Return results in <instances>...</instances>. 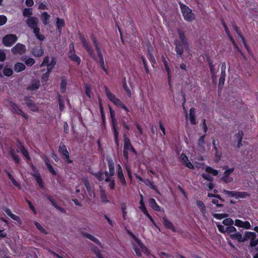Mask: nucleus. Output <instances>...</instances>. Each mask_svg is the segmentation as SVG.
Returning a JSON list of instances; mask_svg holds the SVG:
<instances>
[{
    "label": "nucleus",
    "mask_w": 258,
    "mask_h": 258,
    "mask_svg": "<svg viewBox=\"0 0 258 258\" xmlns=\"http://www.w3.org/2000/svg\"><path fill=\"white\" fill-rule=\"evenodd\" d=\"M58 151L61 158L63 159L67 160L66 162L68 163H72L73 162V161L70 159L69 153L67 150L66 146L63 143H60Z\"/></svg>",
    "instance_id": "nucleus-6"
},
{
    "label": "nucleus",
    "mask_w": 258,
    "mask_h": 258,
    "mask_svg": "<svg viewBox=\"0 0 258 258\" xmlns=\"http://www.w3.org/2000/svg\"><path fill=\"white\" fill-rule=\"evenodd\" d=\"M67 82V80L63 78L61 79L60 86V91L61 93H64L66 91Z\"/></svg>",
    "instance_id": "nucleus-41"
},
{
    "label": "nucleus",
    "mask_w": 258,
    "mask_h": 258,
    "mask_svg": "<svg viewBox=\"0 0 258 258\" xmlns=\"http://www.w3.org/2000/svg\"><path fill=\"white\" fill-rule=\"evenodd\" d=\"M84 184V186H85V187L86 188V189H87L89 195L90 196H91V194L92 192V188L90 186L89 182L87 180H86V181H85Z\"/></svg>",
    "instance_id": "nucleus-52"
},
{
    "label": "nucleus",
    "mask_w": 258,
    "mask_h": 258,
    "mask_svg": "<svg viewBox=\"0 0 258 258\" xmlns=\"http://www.w3.org/2000/svg\"><path fill=\"white\" fill-rule=\"evenodd\" d=\"M234 224L237 227L244 228L246 229H249L250 228V224L248 221L243 222L239 219H236Z\"/></svg>",
    "instance_id": "nucleus-19"
},
{
    "label": "nucleus",
    "mask_w": 258,
    "mask_h": 258,
    "mask_svg": "<svg viewBox=\"0 0 258 258\" xmlns=\"http://www.w3.org/2000/svg\"><path fill=\"white\" fill-rule=\"evenodd\" d=\"M123 88L124 90L125 91V92L127 93V95L129 97H131V91L130 89V88L128 87L127 84L126 83L125 78H124L123 82Z\"/></svg>",
    "instance_id": "nucleus-51"
},
{
    "label": "nucleus",
    "mask_w": 258,
    "mask_h": 258,
    "mask_svg": "<svg viewBox=\"0 0 258 258\" xmlns=\"http://www.w3.org/2000/svg\"><path fill=\"white\" fill-rule=\"evenodd\" d=\"M33 30V33H34L37 39L40 41H43L45 39V37L43 35L40 34V28L38 26L32 28Z\"/></svg>",
    "instance_id": "nucleus-30"
},
{
    "label": "nucleus",
    "mask_w": 258,
    "mask_h": 258,
    "mask_svg": "<svg viewBox=\"0 0 258 258\" xmlns=\"http://www.w3.org/2000/svg\"><path fill=\"white\" fill-rule=\"evenodd\" d=\"M225 231L227 233H231L233 232H236V229L235 227L232 225L228 226L225 228Z\"/></svg>",
    "instance_id": "nucleus-58"
},
{
    "label": "nucleus",
    "mask_w": 258,
    "mask_h": 258,
    "mask_svg": "<svg viewBox=\"0 0 258 258\" xmlns=\"http://www.w3.org/2000/svg\"><path fill=\"white\" fill-rule=\"evenodd\" d=\"M123 149L129 150L133 146L130 139L126 135H123Z\"/></svg>",
    "instance_id": "nucleus-29"
},
{
    "label": "nucleus",
    "mask_w": 258,
    "mask_h": 258,
    "mask_svg": "<svg viewBox=\"0 0 258 258\" xmlns=\"http://www.w3.org/2000/svg\"><path fill=\"white\" fill-rule=\"evenodd\" d=\"M40 87V82L39 81H36L33 82L31 85L27 87V90L29 91H35L39 89Z\"/></svg>",
    "instance_id": "nucleus-36"
},
{
    "label": "nucleus",
    "mask_w": 258,
    "mask_h": 258,
    "mask_svg": "<svg viewBox=\"0 0 258 258\" xmlns=\"http://www.w3.org/2000/svg\"><path fill=\"white\" fill-rule=\"evenodd\" d=\"M148 53L147 55V57L152 63V66L156 63V60L155 59L154 56L151 50L148 48Z\"/></svg>",
    "instance_id": "nucleus-40"
},
{
    "label": "nucleus",
    "mask_w": 258,
    "mask_h": 258,
    "mask_svg": "<svg viewBox=\"0 0 258 258\" xmlns=\"http://www.w3.org/2000/svg\"><path fill=\"white\" fill-rule=\"evenodd\" d=\"M56 26L58 32L61 33L62 28L65 26L64 20L57 18L56 20Z\"/></svg>",
    "instance_id": "nucleus-31"
},
{
    "label": "nucleus",
    "mask_w": 258,
    "mask_h": 258,
    "mask_svg": "<svg viewBox=\"0 0 258 258\" xmlns=\"http://www.w3.org/2000/svg\"><path fill=\"white\" fill-rule=\"evenodd\" d=\"M21 153L26 158V159L30 160V157L28 150L25 148L24 146H22L20 148Z\"/></svg>",
    "instance_id": "nucleus-42"
},
{
    "label": "nucleus",
    "mask_w": 258,
    "mask_h": 258,
    "mask_svg": "<svg viewBox=\"0 0 258 258\" xmlns=\"http://www.w3.org/2000/svg\"><path fill=\"white\" fill-rule=\"evenodd\" d=\"M18 38L15 34H9L2 39V43L6 47H11L17 41Z\"/></svg>",
    "instance_id": "nucleus-7"
},
{
    "label": "nucleus",
    "mask_w": 258,
    "mask_h": 258,
    "mask_svg": "<svg viewBox=\"0 0 258 258\" xmlns=\"http://www.w3.org/2000/svg\"><path fill=\"white\" fill-rule=\"evenodd\" d=\"M22 60L24 61L25 64L27 67H31L35 63V59L32 57L27 58L25 57V58H23Z\"/></svg>",
    "instance_id": "nucleus-37"
},
{
    "label": "nucleus",
    "mask_w": 258,
    "mask_h": 258,
    "mask_svg": "<svg viewBox=\"0 0 258 258\" xmlns=\"http://www.w3.org/2000/svg\"><path fill=\"white\" fill-rule=\"evenodd\" d=\"M108 107H109V112H110L111 123V126H112V130L113 131V135H114V142H115L116 147H118L119 146V140H118L119 132L117 128V121H116V119L115 118V111L113 110V109L110 105H108Z\"/></svg>",
    "instance_id": "nucleus-2"
},
{
    "label": "nucleus",
    "mask_w": 258,
    "mask_h": 258,
    "mask_svg": "<svg viewBox=\"0 0 258 258\" xmlns=\"http://www.w3.org/2000/svg\"><path fill=\"white\" fill-rule=\"evenodd\" d=\"M189 118L190 122L192 125H196L197 124L196 120V114L195 108L192 107L189 109Z\"/></svg>",
    "instance_id": "nucleus-28"
},
{
    "label": "nucleus",
    "mask_w": 258,
    "mask_h": 258,
    "mask_svg": "<svg viewBox=\"0 0 258 258\" xmlns=\"http://www.w3.org/2000/svg\"><path fill=\"white\" fill-rule=\"evenodd\" d=\"M107 161L109 171V176L112 177L115 173L114 163L112 159H108Z\"/></svg>",
    "instance_id": "nucleus-25"
},
{
    "label": "nucleus",
    "mask_w": 258,
    "mask_h": 258,
    "mask_svg": "<svg viewBox=\"0 0 258 258\" xmlns=\"http://www.w3.org/2000/svg\"><path fill=\"white\" fill-rule=\"evenodd\" d=\"M32 15V8H25L23 11V15L24 17H31Z\"/></svg>",
    "instance_id": "nucleus-45"
},
{
    "label": "nucleus",
    "mask_w": 258,
    "mask_h": 258,
    "mask_svg": "<svg viewBox=\"0 0 258 258\" xmlns=\"http://www.w3.org/2000/svg\"><path fill=\"white\" fill-rule=\"evenodd\" d=\"M162 222L164 227L166 229H170L173 232H176V228L174 226L172 222L169 220L166 217H162Z\"/></svg>",
    "instance_id": "nucleus-14"
},
{
    "label": "nucleus",
    "mask_w": 258,
    "mask_h": 258,
    "mask_svg": "<svg viewBox=\"0 0 258 258\" xmlns=\"http://www.w3.org/2000/svg\"><path fill=\"white\" fill-rule=\"evenodd\" d=\"M69 58L73 61L77 62L79 65L81 63V58L75 54L74 46L73 45V49L70 50L68 53Z\"/></svg>",
    "instance_id": "nucleus-16"
},
{
    "label": "nucleus",
    "mask_w": 258,
    "mask_h": 258,
    "mask_svg": "<svg viewBox=\"0 0 258 258\" xmlns=\"http://www.w3.org/2000/svg\"><path fill=\"white\" fill-rule=\"evenodd\" d=\"M26 69L25 64L22 62H18L15 64L14 70L16 72H21Z\"/></svg>",
    "instance_id": "nucleus-35"
},
{
    "label": "nucleus",
    "mask_w": 258,
    "mask_h": 258,
    "mask_svg": "<svg viewBox=\"0 0 258 258\" xmlns=\"http://www.w3.org/2000/svg\"><path fill=\"white\" fill-rule=\"evenodd\" d=\"M250 194L245 191H237V198H245L247 197H249Z\"/></svg>",
    "instance_id": "nucleus-47"
},
{
    "label": "nucleus",
    "mask_w": 258,
    "mask_h": 258,
    "mask_svg": "<svg viewBox=\"0 0 258 258\" xmlns=\"http://www.w3.org/2000/svg\"><path fill=\"white\" fill-rule=\"evenodd\" d=\"M101 68L104 71L105 74L107 75H109V72L107 70V69L106 68L105 63H104V60H101V61H99Z\"/></svg>",
    "instance_id": "nucleus-57"
},
{
    "label": "nucleus",
    "mask_w": 258,
    "mask_h": 258,
    "mask_svg": "<svg viewBox=\"0 0 258 258\" xmlns=\"http://www.w3.org/2000/svg\"><path fill=\"white\" fill-rule=\"evenodd\" d=\"M80 39L82 44V46L88 52L89 56L94 59L96 62L97 61V58L94 52V50L89 42L81 34H80Z\"/></svg>",
    "instance_id": "nucleus-5"
},
{
    "label": "nucleus",
    "mask_w": 258,
    "mask_h": 258,
    "mask_svg": "<svg viewBox=\"0 0 258 258\" xmlns=\"http://www.w3.org/2000/svg\"><path fill=\"white\" fill-rule=\"evenodd\" d=\"M163 63L165 67V70L167 73V78H168V83L170 87L171 86V71L168 65L167 62L165 60L164 58H163Z\"/></svg>",
    "instance_id": "nucleus-26"
},
{
    "label": "nucleus",
    "mask_w": 258,
    "mask_h": 258,
    "mask_svg": "<svg viewBox=\"0 0 258 258\" xmlns=\"http://www.w3.org/2000/svg\"><path fill=\"white\" fill-rule=\"evenodd\" d=\"M141 58L142 60L145 72L147 74H148L149 73V70L148 64H147V61L145 57L143 55H142L141 56Z\"/></svg>",
    "instance_id": "nucleus-48"
},
{
    "label": "nucleus",
    "mask_w": 258,
    "mask_h": 258,
    "mask_svg": "<svg viewBox=\"0 0 258 258\" xmlns=\"http://www.w3.org/2000/svg\"><path fill=\"white\" fill-rule=\"evenodd\" d=\"M196 204L197 207L199 208L203 216H204L206 213V208L204 203L200 200H197L196 201Z\"/></svg>",
    "instance_id": "nucleus-32"
},
{
    "label": "nucleus",
    "mask_w": 258,
    "mask_h": 258,
    "mask_svg": "<svg viewBox=\"0 0 258 258\" xmlns=\"http://www.w3.org/2000/svg\"><path fill=\"white\" fill-rule=\"evenodd\" d=\"M237 191H229L227 190H224V193L230 197L237 198Z\"/></svg>",
    "instance_id": "nucleus-53"
},
{
    "label": "nucleus",
    "mask_w": 258,
    "mask_h": 258,
    "mask_svg": "<svg viewBox=\"0 0 258 258\" xmlns=\"http://www.w3.org/2000/svg\"><path fill=\"white\" fill-rule=\"evenodd\" d=\"M91 39L92 41L93 42V43L95 47V49H96V48L100 47L99 43L97 42L96 38L95 37V36L93 35H92L91 36Z\"/></svg>",
    "instance_id": "nucleus-59"
},
{
    "label": "nucleus",
    "mask_w": 258,
    "mask_h": 258,
    "mask_svg": "<svg viewBox=\"0 0 258 258\" xmlns=\"http://www.w3.org/2000/svg\"><path fill=\"white\" fill-rule=\"evenodd\" d=\"M3 73L4 76L6 77H10L13 74V71L11 68L5 67L3 70Z\"/></svg>",
    "instance_id": "nucleus-44"
},
{
    "label": "nucleus",
    "mask_w": 258,
    "mask_h": 258,
    "mask_svg": "<svg viewBox=\"0 0 258 258\" xmlns=\"http://www.w3.org/2000/svg\"><path fill=\"white\" fill-rule=\"evenodd\" d=\"M216 226L218 229V230L221 233H224L226 232V231H225L226 228H225L223 225L220 224V223H216Z\"/></svg>",
    "instance_id": "nucleus-60"
},
{
    "label": "nucleus",
    "mask_w": 258,
    "mask_h": 258,
    "mask_svg": "<svg viewBox=\"0 0 258 258\" xmlns=\"http://www.w3.org/2000/svg\"><path fill=\"white\" fill-rule=\"evenodd\" d=\"M222 223L226 226H230L233 225L234 224V221L231 218H228L223 220Z\"/></svg>",
    "instance_id": "nucleus-49"
},
{
    "label": "nucleus",
    "mask_w": 258,
    "mask_h": 258,
    "mask_svg": "<svg viewBox=\"0 0 258 258\" xmlns=\"http://www.w3.org/2000/svg\"><path fill=\"white\" fill-rule=\"evenodd\" d=\"M34 225L35 226H36V227L41 232H42V233L43 234H47V232L46 230L45 229H44L42 226L38 222H34Z\"/></svg>",
    "instance_id": "nucleus-50"
},
{
    "label": "nucleus",
    "mask_w": 258,
    "mask_h": 258,
    "mask_svg": "<svg viewBox=\"0 0 258 258\" xmlns=\"http://www.w3.org/2000/svg\"><path fill=\"white\" fill-rule=\"evenodd\" d=\"M6 58V54L5 51L0 49V61H4Z\"/></svg>",
    "instance_id": "nucleus-62"
},
{
    "label": "nucleus",
    "mask_w": 258,
    "mask_h": 258,
    "mask_svg": "<svg viewBox=\"0 0 258 258\" xmlns=\"http://www.w3.org/2000/svg\"><path fill=\"white\" fill-rule=\"evenodd\" d=\"M179 5L182 16L185 21L191 22L195 19V14L192 13V10L188 6L181 2L179 3Z\"/></svg>",
    "instance_id": "nucleus-4"
},
{
    "label": "nucleus",
    "mask_w": 258,
    "mask_h": 258,
    "mask_svg": "<svg viewBox=\"0 0 258 258\" xmlns=\"http://www.w3.org/2000/svg\"><path fill=\"white\" fill-rule=\"evenodd\" d=\"M45 197L51 202V204L54 208L56 206L57 204L55 200L51 196L46 194L45 195Z\"/></svg>",
    "instance_id": "nucleus-56"
},
{
    "label": "nucleus",
    "mask_w": 258,
    "mask_h": 258,
    "mask_svg": "<svg viewBox=\"0 0 258 258\" xmlns=\"http://www.w3.org/2000/svg\"><path fill=\"white\" fill-rule=\"evenodd\" d=\"M146 181L147 182H145V183L147 185L149 186L150 188L154 190L157 193L159 194V191L157 188V187L153 184V182H152L149 179H147Z\"/></svg>",
    "instance_id": "nucleus-43"
},
{
    "label": "nucleus",
    "mask_w": 258,
    "mask_h": 258,
    "mask_svg": "<svg viewBox=\"0 0 258 258\" xmlns=\"http://www.w3.org/2000/svg\"><path fill=\"white\" fill-rule=\"evenodd\" d=\"M26 22L28 26L30 28L32 29L35 27L38 26L39 20L37 17H29V18H28Z\"/></svg>",
    "instance_id": "nucleus-17"
},
{
    "label": "nucleus",
    "mask_w": 258,
    "mask_h": 258,
    "mask_svg": "<svg viewBox=\"0 0 258 258\" xmlns=\"http://www.w3.org/2000/svg\"><path fill=\"white\" fill-rule=\"evenodd\" d=\"M43 159L48 170L53 175H56L57 174L56 172L55 171L53 167L52 166L49 159L46 155H43L41 156Z\"/></svg>",
    "instance_id": "nucleus-15"
},
{
    "label": "nucleus",
    "mask_w": 258,
    "mask_h": 258,
    "mask_svg": "<svg viewBox=\"0 0 258 258\" xmlns=\"http://www.w3.org/2000/svg\"><path fill=\"white\" fill-rule=\"evenodd\" d=\"M128 122V118H126L125 117L123 116L121 119V122L123 126V127L127 130H129L130 129V126L127 124Z\"/></svg>",
    "instance_id": "nucleus-55"
},
{
    "label": "nucleus",
    "mask_w": 258,
    "mask_h": 258,
    "mask_svg": "<svg viewBox=\"0 0 258 258\" xmlns=\"http://www.w3.org/2000/svg\"><path fill=\"white\" fill-rule=\"evenodd\" d=\"M49 56H45L42 62L41 63V64L40 66V67H44L45 66H47V64L49 63Z\"/></svg>",
    "instance_id": "nucleus-61"
},
{
    "label": "nucleus",
    "mask_w": 258,
    "mask_h": 258,
    "mask_svg": "<svg viewBox=\"0 0 258 258\" xmlns=\"http://www.w3.org/2000/svg\"><path fill=\"white\" fill-rule=\"evenodd\" d=\"M82 235L84 237L87 238L93 242H95L100 247H102L103 245L101 242L96 237L92 235L91 234L86 233L82 232Z\"/></svg>",
    "instance_id": "nucleus-20"
},
{
    "label": "nucleus",
    "mask_w": 258,
    "mask_h": 258,
    "mask_svg": "<svg viewBox=\"0 0 258 258\" xmlns=\"http://www.w3.org/2000/svg\"><path fill=\"white\" fill-rule=\"evenodd\" d=\"M180 160L182 164L190 169H194V166L188 160L185 154L182 153L180 155Z\"/></svg>",
    "instance_id": "nucleus-18"
},
{
    "label": "nucleus",
    "mask_w": 258,
    "mask_h": 258,
    "mask_svg": "<svg viewBox=\"0 0 258 258\" xmlns=\"http://www.w3.org/2000/svg\"><path fill=\"white\" fill-rule=\"evenodd\" d=\"M245 241L249 239H250V242L256 241V234L255 232L250 231H246L244 234Z\"/></svg>",
    "instance_id": "nucleus-23"
},
{
    "label": "nucleus",
    "mask_w": 258,
    "mask_h": 258,
    "mask_svg": "<svg viewBox=\"0 0 258 258\" xmlns=\"http://www.w3.org/2000/svg\"><path fill=\"white\" fill-rule=\"evenodd\" d=\"M243 133L242 131H239L237 133L235 134V137L238 140H242L243 137Z\"/></svg>",
    "instance_id": "nucleus-63"
},
{
    "label": "nucleus",
    "mask_w": 258,
    "mask_h": 258,
    "mask_svg": "<svg viewBox=\"0 0 258 258\" xmlns=\"http://www.w3.org/2000/svg\"><path fill=\"white\" fill-rule=\"evenodd\" d=\"M105 92L108 99L112 102L115 106L119 107L127 112H129L128 108L122 103L115 95L112 94L107 87H105Z\"/></svg>",
    "instance_id": "nucleus-3"
},
{
    "label": "nucleus",
    "mask_w": 258,
    "mask_h": 258,
    "mask_svg": "<svg viewBox=\"0 0 258 258\" xmlns=\"http://www.w3.org/2000/svg\"><path fill=\"white\" fill-rule=\"evenodd\" d=\"M85 94L86 96L89 98H91L92 95V86L89 84H85Z\"/></svg>",
    "instance_id": "nucleus-38"
},
{
    "label": "nucleus",
    "mask_w": 258,
    "mask_h": 258,
    "mask_svg": "<svg viewBox=\"0 0 258 258\" xmlns=\"http://www.w3.org/2000/svg\"><path fill=\"white\" fill-rule=\"evenodd\" d=\"M117 175L118 179L119 180L121 184L123 186H126L127 185L126 181L123 173L122 168L120 164H117Z\"/></svg>",
    "instance_id": "nucleus-11"
},
{
    "label": "nucleus",
    "mask_w": 258,
    "mask_h": 258,
    "mask_svg": "<svg viewBox=\"0 0 258 258\" xmlns=\"http://www.w3.org/2000/svg\"><path fill=\"white\" fill-rule=\"evenodd\" d=\"M3 210L6 213V214L10 217L13 220H15L18 222H21V219L20 218L17 216L16 215H15L12 212V211L8 208H3Z\"/></svg>",
    "instance_id": "nucleus-22"
},
{
    "label": "nucleus",
    "mask_w": 258,
    "mask_h": 258,
    "mask_svg": "<svg viewBox=\"0 0 258 258\" xmlns=\"http://www.w3.org/2000/svg\"><path fill=\"white\" fill-rule=\"evenodd\" d=\"M31 175L36 180L39 187L42 189H44V182L39 171L36 170L33 173H32Z\"/></svg>",
    "instance_id": "nucleus-12"
},
{
    "label": "nucleus",
    "mask_w": 258,
    "mask_h": 258,
    "mask_svg": "<svg viewBox=\"0 0 258 258\" xmlns=\"http://www.w3.org/2000/svg\"><path fill=\"white\" fill-rule=\"evenodd\" d=\"M93 175L98 179L99 181H102L104 180V174L102 171H99L97 173H93Z\"/></svg>",
    "instance_id": "nucleus-46"
},
{
    "label": "nucleus",
    "mask_w": 258,
    "mask_h": 258,
    "mask_svg": "<svg viewBox=\"0 0 258 258\" xmlns=\"http://www.w3.org/2000/svg\"><path fill=\"white\" fill-rule=\"evenodd\" d=\"M226 63L225 62H223L221 65V76L219 80V84H218V89L219 90H221L223 88V86L224 84L225 79L226 77Z\"/></svg>",
    "instance_id": "nucleus-10"
},
{
    "label": "nucleus",
    "mask_w": 258,
    "mask_h": 258,
    "mask_svg": "<svg viewBox=\"0 0 258 258\" xmlns=\"http://www.w3.org/2000/svg\"><path fill=\"white\" fill-rule=\"evenodd\" d=\"M230 237L232 239L237 240L238 242H245L244 237H243L242 234L239 232L231 234Z\"/></svg>",
    "instance_id": "nucleus-27"
},
{
    "label": "nucleus",
    "mask_w": 258,
    "mask_h": 258,
    "mask_svg": "<svg viewBox=\"0 0 258 258\" xmlns=\"http://www.w3.org/2000/svg\"><path fill=\"white\" fill-rule=\"evenodd\" d=\"M30 96H25L24 98V100L25 101L26 105L32 111L37 112L38 111V107L35 104L34 100L30 99Z\"/></svg>",
    "instance_id": "nucleus-9"
},
{
    "label": "nucleus",
    "mask_w": 258,
    "mask_h": 258,
    "mask_svg": "<svg viewBox=\"0 0 258 258\" xmlns=\"http://www.w3.org/2000/svg\"><path fill=\"white\" fill-rule=\"evenodd\" d=\"M149 206L154 211H161V207L156 203L155 200L153 198H150L149 200Z\"/></svg>",
    "instance_id": "nucleus-24"
},
{
    "label": "nucleus",
    "mask_w": 258,
    "mask_h": 258,
    "mask_svg": "<svg viewBox=\"0 0 258 258\" xmlns=\"http://www.w3.org/2000/svg\"><path fill=\"white\" fill-rule=\"evenodd\" d=\"M32 54L35 57H40L44 54V50L41 46H36L32 49Z\"/></svg>",
    "instance_id": "nucleus-21"
},
{
    "label": "nucleus",
    "mask_w": 258,
    "mask_h": 258,
    "mask_svg": "<svg viewBox=\"0 0 258 258\" xmlns=\"http://www.w3.org/2000/svg\"><path fill=\"white\" fill-rule=\"evenodd\" d=\"M234 170V168L233 167L226 169L223 173V176L221 178V180L226 183L231 182L233 179L232 178H229V177Z\"/></svg>",
    "instance_id": "nucleus-13"
},
{
    "label": "nucleus",
    "mask_w": 258,
    "mask_h": 258,
    "mask_svg": "<svg viewBox=\"0 0 258 258\" xmlns=\"http://www.w3.org/2000/svg\"><path fill=\"white\" fill-rule=\"evenodd\" d=\"M206 136V134H204L200 137L198 141V145L199 147H203L205 143V138Z\"/></svg>",
    "instance_id": "nucleus-54"
},
{
    "label": "nucleus",
    "mask_w": 258,
    "mask_h": 258,
    "mask_svg": "<svg viewBox=\"0 0 258 258\" xmlns=\"http://www.w3.org/2000/svg\"><path fill=\"white\" fill-rule=\"evenodd\" d=\"M12 53L14 55H22L26 51V47L24 44L18 43L12 49Z\"/></svg>",
    "instance_id": "nucleus-8"
},
{
    "label": "nucleus",
    "mask_w": 258,
    "mask_h": 258,
    "mask_svg": "<svg viewBox=\"0 0 258 258\" xmlns=\"http://www.w3.org/2000/svg\"><path fill=\"white\" fill-rule=\"evenodd\" d=\"M7 21V17L4 15H0V26L4 25Z\"/></svg>",
    "instance_id": "nucleus-64"
},
{
    "label": "nucleus",
    "mask_w": 258,
    "mask_h": 258,
    "mask_svg": "<svg viewBox=\"0 0 258 258\" xmlns=\"http://www.w3.org/2000/svg\"><path fill=\"white\" fill-rule=\"evenodd\" d=\"M100 199L101 202L103 203H107L109 202V201L107 199L106 192L104 190H102L100 191Z\"/></svg>",
    "instance_id": "nucleus-39"
},
{
    "label": "nucleus",
    "mask_w": 258,
    "mask_h": 258,
    "mask_svg": "<svg viewBox=\"0 0 258 258\" xmlns=\"http://www.w3.org/2000/svg\"><path fill=\"white\" fill-rule=\"evenodd\" d=\"M177 32L179 39H175L174 41V44L175 46V51L177 56L181 57L183 53L184 50L189 49V44L184 32L180 29H177Z\"/></svg>",
    "instance_id": "nucleus-1"
},
{
    "label": "nucleus",
    "mask_w": 258,
    "mask_h": 258,
    "mask_svg": "<svg viewBox=\"0 0 258 258\" xmlns=\"http://www.w3.org/2000/svg\"><path fill=\"white\" fill-rule=\"evenodd\" d=\"M140 198L141 200L140 201L139 204L140 205V206L139 207V209L141 210V211L144 214L147 213L148 211L147 210V208L145 206V204L144 201V197L142 194H140Z\"/></svg>",
    "instance_id": "nucleus-34"
},
{
    "label": "nucleus",
    "mask_w": 258,
    "mask_h": 258,
    "mask_svg": "<svg viewBox=\"0 0 258 258\" xmlns=\"http://www.w3.org/2000/svg\"><path fill=\"white\" fill-rule=\"evenodd\" d=\"M50 17V16L46 12H44L41 14V19L44 25L48 24Z\"/></svg>",
    "instance_id": "nucleus-33"
}]
</instances>
